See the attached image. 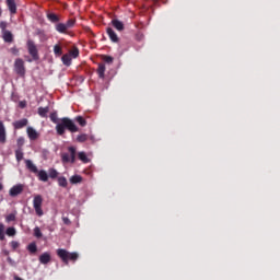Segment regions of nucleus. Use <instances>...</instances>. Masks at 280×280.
<instances>
[{
	"instance_id": "36",
	"label": "nucleus",
	"mask_w": 280,
	"mask_h": 280,
	"mask_svg": "<svg viewBox=\"0 0 280 280\" xmlns=\"http://www.w3.org/2000/svg\"><path fill=\"white\" fill-rule=\"evenodd\" d=\"M68 30H71L73 25H75V20H68L67 23H65Z\"/></svg>"
},
{
	"instance_id": "7",
	"label": "nucleus",
	"mask_w": 280,
	"mask_h": 280,
	"mask_svg": "<svg viewBox=\"0 0 280 280\" xmlns=\"http://www.w3.org/2000/svg\"><path fill=\"white\" fill-rule=\"evenodd\" d=\"M25 166L28 172H32L33 174H38V167L36 166V164H34V162H32V160H25Z\"/></svg>"
},
{
	"instance_id": "19",
	"label": "nucleus",
	"mask_w": 280,
	"mask_h": 280,
	"mask_svg": "<svg viewBox=\"0 0 280 280\" xmlns=\"http://www.w3.org/2000/svg\"><path fill=\"white\" fill-rule=\"evenodd\" d=\"M37 113L39 117H47V113H49V107H38Z\"/></svg>"
},
{
	"instance_id": "11",
	"label": "nucleus",
	"mask_w": 280,
	"mask_h": 280,
	"mask_svg": "<svg viewBox=\"0 0 280 280\" xmlns=\"http://www.w3.org/2000/svg\"><path fill=\"white\" fill-rule=\"evenodd\" d=\"M13 126L15 130H21V128H25V126H27V118L16 120L15 122H13Z\"/></svg>"
},
{
	"instance_id": "8",
	"label": "nucleus",
	"mask_w": 280,
	"mask_h": 280,
	"mask_svg": "<svg viewBox=\"0 0 280 280\" xmlns=\"http://www.w3.org/2000/svg\"><path fill=\"white\" fill-rule=\"evenodd\" d=\"M26 132L31 141H36V139H38V131H36V129H34L33 127H27Z\"/></svg>"
},
{
	"instance_id": "44",
	"label": "nucleus",
	"mask_w": 280,
	"mask_h": 280,
	"mask_svg": "<svg viewBox=\"0 0 280 280\" xmlns=\"http://www.w3.org/2000/svg\"><path fill=\"white\" fill-rule=\"evenodd\" d=\"M11 246H13V248H19V243L13 241V242L11 243Z\"/></svg>"
},
{
	"instance_id": "16",
	"label": "nucleus",
	"mask_w": 280,
	"mask_h": 280,
	"mask_svg": "<svg viewBox=\"0 0 280 280\" xmlns=\"http://www.w3.org/2000/svg\"><path fill=\"white\" fill-rule=\"evenodd\" d=\"M0 143H5V126L0 120Z\"/></svg>"
},
{
	"instance_id": "21",
	"label": "nucleus",
	"mask_w": 280,
	"mask_h": 280,
	"mask_svg": "<svg viewBox=\"0 0 280 280\" xmlns=\"http://www.w3.org/2000/svg\"><path fill=\"white\" fill-rule=\"evenodd\" d=\"M69 152H70V162L75 163V148L74 147H69Z\"/></svg>"
},
{
	"instance_id": "1",
	"label": "nucleus",
	"mask_w": 280,
	"mask_h": 280,
	"mask_svg": "<svg viewBox=\"0 0 280 280\" xmlns=\"http://www.w3.org/2000/svg\"><path fill=\"white\" fill-rule=\"evenodd\" d=\"M50 120L52 121V124H57L56 125L57 135H60V136L65 135L66 128L69 129L70 132H78V126H75L73 120L69 118L58 119V114L56 112L50 114Z\"/></svg>"
},
{
	"instance_id": "39",
	"label": "nucleus",
	"mask_w": 280,
	"mask_h": 280,
	"mask_svg": "<svg viewBox=\"0 0 280 280\" xmlns=\"http://www.w3.org/2000/svg\"><path fill=\"white\" fill-rule=\"evenodd\" d=\"M8 27V23L2 21L0 22V30H2V32H8V30H5Z\"/></svg>"
},
{
	"instance_id": "42",
	"label": "nucleus",
	"mask_w": 280,
	"mask_h": 280,
	"mask_svg": "<svg viewBox=\"0 0 280 280\" xmlns=\"http://www.w3.org/2000/svg\"><path fill=\"white\" fill-rule=\"evenodd\" d=\"M5 231V226L3 225V223H0V233H4Z\"/></svg>"
},
{
	"instance_id": "17",
	"label": "nucleus",
	"mask_w": 280,
	"mask_h": 280,
	"mask_svg": "<svg viewBox=\"0 0 280 280\" xmlns=\"http://www.w3.org/2000/svg\"><path fill=\"white\" fill-rule=\"evenodd\" d=\"M40 264H49L51 261V255L49 253H44L39 256Z\"/></svg>"
},
{
	"instance_id": "5",
	"label": "nucleus",
	"mask_w": 280,
	"mask_h": 280,
	"mask_svg": "<svg viewBox=\"0 0 280 280\" xmlns=\"http://www.w3.org/2000/svg\"><path fill=\"white\" fill-rule=\"evenodd\" d=\"M27 49L33 60H38V49L36 48V44H34V42L31 39L27 42Z\"/></svg>"
},
{
	"instance_id": "29",
	"label": "nucleus",
	"mask_w": 280,
	"mask_h": 280,
	"mask_svg": "<svg viewBox=\"0 0 280 280\" xmlns=\"http://www.w3.org/2000/svg\"><path fill=\"white\" fill-rule=\"evenodd\" d=\"M7 235H9V237H13V235H16V229L8 228L7 229Z\"/></svg>"
},
{
	"instance_id": "37",
	"label": "nucleus",
	"mask_w": 280,
	"mask_h": 280,
	"mask_svg": "<svg viewBox=\"0 0 280 280\" xmlns=\"http://www.w3.org/2000/svg\"><path fill=\"white\" fill-rule=\"evenodd\" d=\"M78 124H80V126H86V120H84V118H82V116H78L77 118Z\"/></svg>"
},
{
	"instance_id": "30",
	"label": "nucleus",
	"mask_w": 280,
	"mask_h": 280,
	"mask_svg": "<svg viewBox=\"0 0 280 280\" xmlns=\"http://www.w3.org/2000/svg\"><path fill=\"white\" fill-rule=\"evenodd\" d=\"M27 249L30 250V253H36V250H38V247L36 246V243H31L27 246Z\"/></svg>"
},
{
	"instance_id": "14",
	"label": "nucleus",
	"mask_w": 280,
	"mask_h": 280,
	"mask_svg": "<svg viewBox=\"0 0 280 280\" xmlns=\"http://www.w3.org/2000/svg\"><path fill=\"white\" fill-rule=\"evenodd\" d=\"M112 25L113 27H115V30H117L118 32H124V22L119 21V20H113L112 21Z\"/></svg>"
},
{
	"instance_id": "10",
	"label": "nucleus",
	"mask_w": 280,
	"mask_h": 280,
	"mask_svg": "<svg viewBox=\"0 0 280 280\" xmlns=\"http://www.w3.org/2000/svg\"><path fill=\"white\" fill-rule=\"evenodd\" d=\"M107 34L113 43H119V37L112 27H107Z\"/></svg>"
},
{
	"instance_id": "4",
	"label": "nucleus",
	"mask_w": 280,
	"mask_h": 280,
	"mask_svg": "<svg viewBox=\"0 0 280 280\" xmlns=\"http://www.w3.org/2000/svg\"><path fill=\"white\" fill-rule=\"evenodd\" d=\"M14 72L20 75V78L25 77V61L23 59L18 58L14 61Z\"/></svg>"
},
{
	"instance_id": "22",
	"label": "nucleus",
	"mask_w": 280,
	"mask_h": 280,
	"mask_svg": "<svg viewBox=\"0 0 280 280\" xmlns=\"http://www.w3.org/2000/svg\"><path fill=\"white\" fill-rule=\"evenodd\" d=\"M70 183L72 185H78V183H82V176L80 175H74L70 178Z\"/></svg>"
},
{
	"instance_id": "32",
	"label": "nucleus",
	"mask_w": 280,
	"mask_h": 280,
	"mask_svg": "<svg viewBox=\"0 0 280 280\" xmlns=\"http://www.w3.org/2000/svg\"><path fill=\"white\" fill-rule=\"evenodd\" d=\"M34 235L35 237H38V238L43 237V232H40V228L36 226L34 229Z\"/></svg>"
},
{
	"instance_id": "9",
	"label": "nucleus",
	"mask_w": 280,
	"mask_h": 280,
	"mask_svg": "<svg viewBox=\"0 0 280 280\" xmlns=\"http://www.w3.org/2000/svg\"><path fill=\"white\" fill-rule=\"evenodd\" d=\"M10 14H16V2L14 0H5Z\"/></svg>"
},
{
	"instance_id": "47",
	"label": "nucleus",
	"mask_w": 280,
	"mask_h": 280,
	"mask_svg": "<svg viewBox=\"0 0 280 280\" xmlns=\"http://www.w3.org/2000/svg\"><path fill=\"white\" fill-rule=\"evenodd\" d=\"M1 14H2V10H1V8H0V16H1Z\"/></svg>"
},
{
	"instance_id": "43",
	"label": "nucleus",
	"mask_w": 280,
	"mask_h": 280,
	"mask_svg": "<svg viewBox=\"0 0 280 280\" xmlns=\"http://www.w3.org/2000/svg\"><path fill=\"white\" fill-rule=\"evenodd\" d=\"M0 240L1 241L5 240V232H0Z\"/></svg>"
},
{
	"instance_id": "31",
	"label": "nucleus",
	"mask_w": 280,
	"mask_h": 280,
	"mask_svg": "<svg viewBox=\"0 0 280 280\" xmlns=\"http://www.w3.org/2000/svg\"><path fill=\"white\" fill-rule=\"evenodd\" d=\"M58 183H59L60 187H67V185H68L66 177H59Z\"/></svg>"
},
{
	"instance_id": "3",
	"label": "nucleus",
	"mask_w": 280,
	"mask_h": 280,
	"mask_svg": "<svg viewBox=\"0 0 280 280\" xmlns=\"http://www.w3.org/2000/svg\"><path fill=\"white\" fill-rule=\"evenodd\" d=\"M33 207L35 209L36 215L39 218L44 215L43 212V196L40 195H35L33 199Z\"/></svg>"
},
{
	"instance_id": "23",
	"label": "nucleus",
	"mask_w": 280,
	"mask_h": 280,
	"mask_svg": "<svg viewBox=\"0 0 280 280\" xmlns=\"http://www.w3.org/2000/svg\"><path fill=\"white\" fill-rule=\"evenodd\" d=\"M79 160L82 161V163H89L91 160H89V156H86V153L79 152Z\"/></svg>"
},
{
	"instance_id": "38",
	"label": "nucleus",
	"mask_w": 280,
	"mask_h": 280,
	"mask_svg": "<svg viewBox=\"0 0 280 280\" xmlns=\"http://www.w3.org/2000/svg\"><path fill=\"white\" fill-rule=\"evenodd\" d=\"M23 145H25V138L21 137L18 139V147L20 148H23Z\"/></svg>"
},
{
	"instance_id": "24",
	"label": "nucleus",
	"mask_w": 280,
	"mask_h": 280,
	"mask_svg": "<svg viewBox=\"0 0 280 280\" xmlns=\"http://www.w3.org/2000/svg\"><path fill=\"white\" fill-rule=\"evenodd\" d=\"M47 18L48 20H50L51 23H58L59 21L58 15H56L55 13H49Z\"/></svg>"
},
{
	"instance_id": "41",
	"label": "nucleus",
	"mask_w": 280,
	"mask_h": 280,
	"mask_svg": "<svg viewBox=\"0 0 280 280\" xmlns=\"http://www.w3.org/2000/svg\"><path fill=\"white\" fill-rule=\"evenodd\" d=\"M62 221H63V223H66L68 225L71 224V220H69V218H67V217H63Z\"/></svg>"
},
{
	"instance_id": "18",
	"label": "nucleus",
	"mask_w": 280,
	"mask_h": 280,
	"mask_svg": "<svg viewBox=\"0 0 280 280\" xmlns=\"http://www.w3.org/2000/svg\"><path fill=\"white\" fill-rule=\"evenodd\" d=\"M56 30L59 32V34H65V32H67L69 28L66 23H58L56 25Z\"/></svg>"
},
{
	"instance_id": "13",
	"label": "nucleus",
	"mask_w": 280,
	"mask_h": 280,
	"mask_svg": "<svg viewBox=\"0 0 280 280\" xmlns=\"http://www.w3.org/2000/svg\"><path fill=\"white\" fill-rule=\"evenodd\" d=\"M2 38L4 43H12V40H14V37L12 36V32L10 31H3Z\"/></svg>"
},
{
	"instance_id": "25",
	"label": "nucleus",
	"mask_w": 280,
	"mask_h": 280,
	"mask_svg": "<svg viewBox=\"0 0 280 280\" xmlns=\"http://www.w3.org/2000/svg\"><path fill=\"white\" fill-rule=\"evenodd\" d=\"M48 176L50 178H58V171H56V168H49Z\"/></svg>"
},
{
	"instance_id": "27",
	"label": "nucleus",
	"mask_w": 280,
	"mask_h": 280,
	"mask_svg": "<svg viewBox=\"0 0 280 280\" xmlns=\"http://www.w3.org/2000/svg\"><path fill=\"white\" fill-rule=\"evenodd\" d=\"M54 54L56 56H62V48H60V46H58V45H55L54 46Z\"/></svg>"
},
{
	"instance_id": "12",
	"label": "nucleus",
	"mask_w": 280,
	"mask_h": 280,
	"mask_svg": "<svg viewBox=\"0 0 280 280\" xmlns=\"http://www.w3.org/2000/svg\"><path fill=\"white\" fill-rule=\"evenodd\" d=\"M37 174L39 180H42V183H47V180H49V175L47 174L46 171L42 170V171H37Z\"/></svg>"
},
{
	"instance_id": "6",
	"label": "nucleus",
	"mask_w": 280,
	"mask_h": 280,
	"mask_svg": "<svg viewBox=\"0 0 280 280\" xmlns=\"http://www.w3.org/2000/svg\"><path fill=\"white\" fill-rule=\"evenodd\" d=\"M10 196H12V198L19 196L20 194H23V185L22 184H18L15 186H13L10 191H9Z\"/></svg>"
},
{
	"instance_id": "34",
	"label": "nucleus",
	"mask_w": 280,
	"mask_h": 280,
	"mask_svg": "<svg viewBox=\"0 0 280 280\" xmlns=\"http://www.w3.org/2000/svg\"><path fill=\"white\" fill-rule=\"evenodd\" d=\"M62 162L63 163H69L71 161V158L69 156V153H63L61 155Z\"/></svg>"
},
{
	"instance_id": "15",
	"label": "nucleus",
	"mask_w": 280,
	"mask_h": 280,
	"mask_svg": "<svg viewBox=\"0 0 280 280\" xmlns=\"http://www.w3.org/2000/svg\"><path fill=\"white\" fill-rule=\"evenodd\" d=\"M97 73H98V78H101L102 80H104L105 73H106V65L100 63V65H98V68H97Z\"/></svg>"
},
{
	"instance_id": "46",
	"label": "nucleus",
	"mask_w": 280,
	"mask_h": 280,
	"mask_svg": "<svg viewBox=\"0 0 280 280\" xmlns=\"http://www.w3.org/2000/svg\"><path fill=\"white\" fill-rule=\"evenodd\" d=\"M1 189H3V185L0 184V191H1Z\"/></svg>"
},
{
	"instance_id": "45",
	"label": "nucleus",
	"mask_w": 280,
	"mask_h": 280,
	"mask_svg": "<svg viewBox=\"0 0 280 280\" xmlns=\"http://www.w3.org/2000/svg\"><path fill=\"white\" fill-rule=\"evenodd\" d=\"M25 106H26L25 102H20V107L21 108H25Z\"/></svg>"
},
{
	"instance_id": "40",
	"label": "nucleus",
	"mask_w": 280,
	"mask_h": 280,
	"mask_svg": "<svg viewBox=\"0 0 280 280\" xmlns=\"http://www.w3.org/2000/svg\"><path fill=\"white\" fill-rule=\"evenodd\" d=\"M14 220H16V215H14V214H9L7 217V222H14Z\"/></svg>"
},
{
	"instance_id": "35",
	"label": "nucleus",
	"mask_w": 280,
	"mask_h": 280,
	"mask_svg": "<svg viewBox=\"0 0 280 280\" xmlns=\"http://www.w3.org/2000/svg\"><path fill=\"white\" fill-rule=\"evenodd\" d=\"M103 60H104V62H107V65H113V57H110V56L104 55Z\"/></svg>"
},
{
	"instance_id": "33",
	"label": "nucleus",
	"mask_w": 280,
	"mask_h": 280,
	"mask_svg": "<svg viewBox=\"0 0 280 280\" xmlns=\"http://www.w3.org/2000/svg\"><path fill=\"white\" fill-rule=\"evenodd\" d=\"M70 56H72V58H78V56H80V50L78 48L70 50Z\"/></svg>"
},
{
	"instance_id": "28",
	"label": "nucleus",
	"mask_w": 280,
	"mask_h": 280,
	"mask_svg": "<svg viewBox=\"0 0 280 280\" xmlns=\"http://www.w3.org/2000/svg\"><path fill=\"white\" fill-rule=\"evenodd\" d=\"M16 161H23V150L18 149L15 151Z\"/></svg>"
},
{
	"instance_id": "20",
	"label": "nucleus",
	"mask_w": 280,
	"mask_h": 280,
	"mask_svg": "<svg viewBox=\"0 0 280 280\" xmlns=\"http://www.w3.org/2000/svg\"><path fill=\"white\" fill-rule=\"evenodd\" d=\"M61 60H62L63 65H66V67L71 66V55H63L61 57Z\"/></svg>"
},
{
	"instance_id": "2",
	"label": "nucleus",
	"mask_w": 280,
	"mask_h": 280,
	"mask_svg": "<svg viewBox=\"0 0 280 280\" xmlns=\"http://www.w3.org/2000/svg\"><path fill=\"white\" fill-rule=\"evenodd\" d=\"M57 255L60 257V259L66 264V266H69V261H78V257L80 255L75 252L69 253L67 249H57Z\"/></svg>"
},
{
	"instance_id": "26",
	"label": "nucleus",
	"mask_w": 280,
	"mask_h": 280,
	"mask_svg": "<svg viewBox=\"0 0 280 280\" xmlns=\"http://www.w3.org/2000/svg\"><path fill=\"white\" fill-rule=\"evenodd\" d=\"M86 139H89V136H86V133H82V135L77 137V141L79 143H84V141H86Z\"/></svg>"
}]
</instances>
